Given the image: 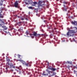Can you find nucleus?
Segmentation results:
<instances>
[{"instance_id":"nucleus-1","label":"nucleus","mask_w":77,"mask_h":77,"mask_svg":"<svg viewBox=\"0 0 77 77\" xmlns=\"http://www.w3.org/2000/svg\"><path fill=\"white\" fill-rule=\"evenodd\" d=\"M77 28L75 27L73 28L72 30H69V31L67 33L66 35L68 36H74V34L77 32Z\"/></svg>"},{"instance_id":"nucleus-2","label":"nucleus","mask_w":77,"mask_h":77,"mask_svg":"<svg viewBox=\"0 0 77 77\" xmlns=\"http://www.w3.org/2000/svg\"><path fill=\"white\" fill-rule=\"evenodd\" d=\"M2 28H3L4 30H6L8 29V27H6L5 25V23H1L0 24V30H3Z\"/></svg>"},{"instance_id":"nucleus-3","label":"nucleus","mask_w":77,"mask_h":77,"mask_svg":"<svg viewBox=\"0 0 77 77\" xmlns=\"http://www.w3.org/2000/svg\"><path fill=\"white\" fill-rule=\"evenodd\" d=\"M20 3V1H19L17 0L14 3V6L15 8H20V6H18V3Z\"/></svg>"},{"instance_id":"nucleus-4","label":"nucleus","mask_w":77,"mask_h":77,"mask_svg":"<svg viewBox=\"0 0 77 77\" xmlns=\"http://www.w3.org/2000/svg\"><path fill=\"white\" fill-rule=\"evenodd\" d=\"M16 71H18V72L19 74H20V69H22V67H21V66H19V67H16Z\"/></svg>"},{"instance_id":"nucleus-5","label":"nucleus","mask_w":77,"mask_h":77,"mask_svg":"<svg viewBox=\"0 0 77 77\" xmlns=\"http://www.w3.org/2000/svg\"><path fill=\"white\" fill-rule=\"evenodd\" d=\"M10 69H11V71H13L14 69H15V66H14V65H13V64L11 63L10 65Z\"/></svg>"},{"instance_id":"nucleus-6","label":"nucleus","mask_w":77,"mask_h":77,"mask_svg":"<svg viewBox=\"0 0 77 77\" xmlns=\"http://www.w3.org/2000/svg\"><path fill=\"white\" fill-rule=\"evenodd\" d=\"M38 35V34L36 32H34L33 34H31V36L32 37V38H34V36H34L36 37Z\"/></svg>"},{"instance_id":"nucleus-7","label":"nucleus","mask_w":77,"mask_h":77,"mask_svg":"<svg viewBox=\"0 0 77 77\" xmlns=\"http://www.w3.org/2000/svg\"><path fill=\"white\" fill-rule=\"evenodd\" d=\"M30 63H28L26 62L25 63V64H24L26 66H31L30 64Z\"/></svg>"},{"instance_id":"nucleus-8","label":"nucleus","mask_w":77,"mask_h":77,"mask_svg":"<svg viewBox=\"0 0 77 77\" xmlns=\"http://www.w3.org/2000/svg\"><path fill=\"white\" fill-rule=\"evenodd\" d=\"M19 28H20V29H18V31L19 32H22V31H23V27L22 26H20V27H19Z\"/></svg>"},{"instance_id":"nucleus-9","label":"nucleus","mask_w":77,"mask_h":77,"mask_svg":"<svg viewBox=\"0 0 77 77\" xmlns=\"http://www.w3.org/2000/svg\"><path fill=\"white\" fill-rule=\"evenodd\" d=\"M64 6V8H62V9H63V11H66V6L65 5H63Z\"/></svg>"},{"instance_id":"nucleus-10","label":"nucleus","mask_w":77,"mask_h":77,"mask_svg":"<svg viewBox=\"0 0 77 77\" xmlns=\"http://www.w3.org/2000/svg\"><path fill=\"white\" fill-rule=\"evenodd\" d=\"M66 64H68H68H71L72 65V61H68L67 62H66Z\"/></svg>"},{"instance_id":"nucleus-11","label":"nucleus","mask_w":77,"mask_h":77,"mask_svg":"<svg viewBox=\"0 0 77 77\" xmlns=\"http://www.w3.org/2000/svg\"><path fill=\"white\" fill-rule=\"evenodd\" d=\"M17 25L19 26V27H20L21 26H22V25H21V22H19L17 23Z\"/></svg>"},{"instance_id":"nucleus-12","label":"nucleus","mask_w":77,"mask_h":77,"mask_svg":"<svg viewBox=\"0 0 77 77\" xmlns=\"http://www.w3.org/2000/svg\"><path fill=\"white\" fill-rule=\"evenodd\" d=\"M45 5V4H43L42 5L38 4V7H41V6H42V7L43 8V7H44Z\"/></svg>"},{"instance_id":"nucleus-13","label":"nucleus","mask_w":77,"mask_h":77,"mask_svg":"<svg viewBox=\"0 0 77 77\" xmlns=\"http://www.w3.org/2000/svg\"><path fill=\"white\" fill-rule=\"evenodd\" d=\"M50 69L53 71H56V69L55 68H53L52 67Z\"/></svg>"},{"instance_id":"nucleus-14","label":"nucleus","mask_w":77,"mask_h":77,"mask_svg":"<svg viewBox=\"0 0 77 77\" xmlns=\"http://www.w3.org/2000/svg\"><path fill=\"white\" fill-rule=\"evenodd\" d=\"M26 35H30V36H31V35L30 34H29V32L26 31Z\"/></svg>"},{"instance_id":"nucleus-15","label":"nucleus","mask_w":77,"mask_h":77,"mask_svg":"<svg viewBox=\"0 0 77 77\" xmlns=\"http://www.w3.org/2000/svg\"><path fill=\"white\" fill-rule=\"evenodd\" d=\"M56 74V73H55V72H53V74L50 75V76L51 77V76H53V75H55Z\"/></svg>"},{"instance_id":"nucleus-16","label":"nucleus","mask_w":77,"mask_h":77,"mask_svg":"<svg viewBox=\"0 0 77 77\" xmlns=\"http://www.w3.org/2000/svg\"><path fill=\"white\" fill-rule=\"evenodd\" d=\"M43 3V2H42V1H39L38 3V5H41L42 3Z\"/></svg>"},{"instance_id":"nucleus-17","label":"nucleus","mask_w":77,"mask_h":77,"mask_svg":"<svg viewBox=\"0 0 77 77\" xmlns=\"http://www.w3.org/2000/svg\"><path fill=\"white\" fill-rule=\"evenodd\" d=\"M41 35L37 34V35L36 37H37V38H39L41 37Z\"/></svg>"},{"instance_id":"nucleus-18","label":"nucleus","mask_w":77,"mask_h":77,"mask_svg":"<svg viewBox=\"0 0 77 77\" xmlns=\"http://www.w3.org/2000/svg\"><path fill=\"white\" fill-rule=\"evenodd\" d=\"M21 57V56L20 55L19 56L18 59H20L18 60L19 61H21V58H20Z\"/></svg>"},{"instance_id":"nucleus-19","label":"nucleus","mask_w":77,"mask_h":77,"mask_svg":"<svg viewBox=\"0 0 77 77\" xmlns=\"http://www.w3.org/2000/svg\"><path fill=\"white\" fill-rule=\"evenodd\" d=\"M44 73H45V71H43V73H42V74L43 75H48V74H45Z\"/></svg>"},{"instance_id":"nucleus-20","label":"nucleus","mask_w":77,"mask_h":77,"mask_svg":"<svg viewBox=\"0 0 77 77\" xmlns=\"http://www.w3.org/2000/svg\"><path fill=\"white\" fill-rule=\"evenodd\" d=\"M28 9H33V7H31V6H30L29 7H28Z\"/></svg>"},{"instance_id":"nucleus-21","label":"nucleus","mask_w":77,"mask_h":77,"mask_svg":"<svg viewBox=\"0 0 77 77\" xmlns=\"http://www.w3.org/2000/svg\"><path fill=\"white\" fill-rule=\"evenodd\" d=\"M32 3H33V4L34 5H37V2H32Z\"/></svg>"},{"instance_id":"nucleus-22","label":"nucleus","mask_w":77,"mask_h":77,"mask_svg":"<svg viewBox=\"0 0 77 77\" xmlns=\"http://www.w3.org/2000/svg\"><path fill=\"white\" fill-rule=\"evenodd\" d=\"M6 59H7L8 61H10V60H9V58L7 56H6Z\"/></svg>"},{"instance_id":"nucleus-23","label":"nucleus","mask_w":77,"mask_h":77,"mask_svg":"<svg viewBox=\"0 0 77 77\" xmlns=\"http://www.w3.org/2000/svg\"><path fill=\"white\" fill-rule=\"evenodd\" d=\"M22 62L23 65H24L26 63V62L24 61H22Z\"/></svg>"},{"instance_id":"nucleus-24","label":"nucleus","mask_w":77,"mask_h":77,"mask_svg":"<svg viewBox=\"0 0 77 77\" xmlns=\"http://www.w3.org/2000/svg\"><path fill=\"white\" fill-rule=\"evenodd\" d=\"M0 20L1 21V22L2 23H4L5 22L4 21H3V19H2V20H1V19H0Z\"/></svg>"},{"instance_id":"nucleus-25","label":"nucleus","mask_w":77,"mask_h":77,"mask_svg":"<svg viewBox=\"0 0 77 77\" xmlns=\"http://www.w3.org/2000/svg\"><path fill=\"white\" fill-rule=\"evenodd\" d=\"M71 66H68L67 67V68L68 69H70V68H71Z\"/></svg>"},{"instance_id":"nucleus-26","label":"nucleus","mask_w":77,"mask_h":77,"mask_svg":"<svg viewBox=\"0 0 77 77\" xmlns=\"http://www.w3.org/2000/svg\"><path fill=\"white\" fill-rule=\"evenodd\" d=\"M54 39H55V41H57V39H56V38H55L56 37V36L55 35L54 36Z\"/></svg>"},{"instance_id":"nucleus-27","label":"nucleus","mask_w":77,"mask_h":77,"mask_svg":"<svg viewBox=\"0 0 77 77\" xmlns=\"http://www.w3.org/2000/svg\"><path fill=\"white\" fill-rule=\"evenodd\" d=\"M46 71L47 72H48V73H49L50 72V71H49L48 70V69H46Z\"/></svg>"},{"instance_id":"nucleus-28","label":"nucleus","mask_w":77,"mask_h":77,"mask_svg":"<svg viewBox=\"0 0 77 77\" xmlns=\"http://www.w3.org/2000/svg\"><path fill=\"white\" fill-rule=\"evenodd\" d=\"M77 22L75 21V25H77Z\"/></svg>"},{"instance_id":"nucleus-29","label":"nucleus","mask_w":77,"mask_h":77,"mask_svg":"<svg viewBox=\"0 0 77 77\" xmlns=\"http://www.w3.org/2000/svg\"><path fill=\"white\" fill-rule=\"evenodd\" d=\"M72 24H73L74 25H75V22H72Z\"/></svg>"},{"instance_id":"nucleus-30","label":"nucleus","mask_w":77,"mask_h":77,"mask_svg":"<svg viewBox=\"0 0 77 77\" xmlns=\"http://www.w3.org/2000/svg\"><path fill=\"white\" fill-rule=\"evenodd\" d=\"M66 3V1H64V2H63V4H65Z\"/></svg>"},{"instance_id":"nucleus-31","label":"nucleus","mask_w":77,"mask_h":77,"mask_svg":"<svg viewBox=\"0 0 77 77\" xmlns=\"http://www.w3.org/2000/svg\"><path fill=\"white\" fill-rule=\"evenodd\" d=\"M25 3L26 5H28V4H29V3L26 2H25Z\"/></svg>"},{"instance_id":"nucleus-32","label":"nucleus","mask_w":77,"mask_h":77,"mask_svg":"<svg viewBox=\"0 0 77 77\" xmlns=\"http://www.w3.org/2000/svg\"><path fill=\"white\" fill-rule=\"evenodd\" d=\"M57 21H58L59 20L58 19V18H57V17H56V18Z\"/></svg>"},{"instance_id":"nucleus-33","label":"nucleus","mask_w":77,"mask_h":77,"mask_svg":"<svg viewBox=\"0 0 77 77\" xmlns=\"http://www.w3.org/2000/svg\"><path fill=\"white\" fill-rule=\"evenodd\" d=\"M68 2H66L65 4L67 5V4H68Z\"/></svg>"},{"instance_id":"nucleus-34","label":"nucleus","mask_w":77,"mask_h":77,"mask_svg":"<svg viewBox=\"0 0 77 77\" xmlns=\"http://www.w3.org/2000/svg\"><path fill=\"white\" fill-rule=\"evenodd\" d=\"M24 20V19H23V18H22L21 19V20Z\"/></svg>"},{"instance_id":"nucleus-35","label":"nucleus","mask_w":77,"mask_h":77,"mask_svg":"<svg viewBox=\"0 0 77 77\" xmlns=\"http://www.w3.org/2000/svg\"><path fill=\"white\" fill-rule=\"evenodd\" d=\"M8 67H6V70H8Z\"/></svg>"},{"instance_id":"nucleus-36","label":"nucleus","mask_w":77,"mask_h":77,"mask_svg":"<svg viewBox=\"0 0 77 77\" xmlns=\"http://www.w3.org/2000/svg\"><path fill=\"white\" fill-rule=\"evenodd\" d=\"M42 35L43 36H45V35L44 34H42Z\"/></svg>"},{"instance_id":"nucleus-37","label":"nucleus","mask_w":77,"mask_h":77,"mask_svg":"<svg viewBox=\"0 0 77 77\" xmlns=\"http://www.w3.org/2000/svg\"><path fill=\"white\" fill-rule=\"evenodd\" d=\"M2 16H1V15H0V18H2Z\"/></svg>"},{"instance_id":"nucleus-38","label":"nucleus","mask_w":77,"mask_h":77,"mask_svg":"<svg viewBox=\"0 0 77 77\" xmlns=\"http://www.w3.org/2000/svg\"><path fill=\"white\" fill-rule=\"evenodd\" d=\"M25 20H27H27H28V19L27 18H25Z\"/></svg>"},{"instance_id":"nucleus-39","label":"nucleus","mask_w":77,"mask_h":77,"mask_svg":"<svg viewBox=\"0 0 77 77\" xmlns=\"http://www.w3.org/2000/svg\"><path fill=\"white\" fill-rule=\"evenodd\" d=\"M14 74H16V72H14Z\"/></svg>"},{"instance_id":"nucleus-40","label":"nucleus","mask_w":77,"mask_h":77,"mask_svg":"<svg viewBox=\"0 0 77 77\" xmlns=\"http://www.w3.org/2000/svg\"><path fill=\"white\" fill-rule=\"evenodd\" d=\"M54 30H56V28H54Z\"/></svg>"},{"instance_id":"nucleus-41","label":"nucleus","mask_w":77,"mask_h":77,"mask_svg":"<svg viewBox=\"0 0 77 77\" xmlns=\"http://www.w3.org/2000/svg\"><path fill=\"white\" fill-rule=\"evenodd\" d=\"M20 11H21V10H22V8H20Z\"/></svg>"},{"instance_id":"nucleus-42","label":"nucleus","mask_w":77,"mask_h":77,"mask_svg":"<svg viewBox=\"0 0 77 77\" xmlns=\"http://www.w3.org/2000/svg\"><path fill=\"white\" fill-rule=\"evenodd\" d=\"M48 65H49V63L48 62Z\"/></svg>"},{"instance_id":"nucleus-43","label":"nucleus","mask_w":77,"mask_h":77,"mask_svg":"<svg viewBox=\"0 0 77 77\" xmlns=\"http://www.w3.org/2000/svg\"><path fill=\"white\" fill-rule=\"evenodd\" d=\"M55 32H56V33H57V31H55Z\"/></svg>"},{"instance_id":"nucleus-44","label":"nucleus","mask_w":77,"mask_h":77,"mask_svg":"<svg viewBox=\"0 0 77 77\" xmlns=\"http://www.w3.org/2000/svg\"><path fill=\"white\" fill-rule=\"evenodd\" d=\"M55 24H57V23H55Z\"/></svg>"},{"instance_id":"nucleus-45","label":"nucleus","mask_w":77,"mask_h":77,"mask_svg":"<svg viewBox=\"0 0 77 77\" xmlns=\"http://www.w3.org/2000/svg\"><path fill=\"white\" fill-rule=\"evenodd\" d=\"M2 55H3V56H4V55H5V54H2Z\"/></svg>"},{"instance_id":"nucleus-46","label":"nucleus","mask_w":77,"mask_h":77,"mask_svg":"<svg viewBox=\"0 0 77 77\" xmlns=\"http://www.w3.org/2000/svg\"><path fill=\"white\" fill-rule=\"evenodd\" d=\"M8 33H9V34H10V33H9V32H8Z\"/></svg>"},{"instance_id":"nucleus-47","label":"nucleus","mask_w":77,"mask_h":77,"mask_svg":"<svg viewBox=\"0 0 77 77\" xmlns=\"http://www.w3.org/2000/svg\"><path fill=\"white\" fill-rule=\"evenodd\" d=\"M28 2H30V1L29 0V1H28Z\"/></svg>"},{"instance_id":"nucleus-48","label":"nucleus","mask_w":77,"mask_h":77,"mask_svg":"<svg viewBox=\"0 0 77 77\" xmlns=\"http://www.w3.org/2000/svg\"><path fill=\"white\" fill-rule=\"evenodd\" d=\"M68 12H69V11H68Z\"/></svg>"},{"instance_id":"nucleus-49","label":"nucleus","mask_w":77,"mask_h":77,"mask_svg":"<svg viewBox=\"0 0 77 77\" xmlns=\"http://www.w3.org/2000/svg\"><path fill=\"white\" fill-rule=\"evenodd\" d=\"M76 77H77V73L76 74Z\"/></svg>"},{"instance_id":"nucleus-50","label":"nucleus","mask_w":77,"mask_h":77,"mask_svg":"<svg viewBox=\"0 0 77 77\" xmlns=\"http://www.w3.org/2000/svg\"><path fill=\"white\" fill-rule=\"evenodd\" d=\"M44 22H45V20H44Z\"/></svg>"},{"instance_id":"nucleus-51","label":"nucleus","mask_w":77,"mask_h":77,"mask_svg":"<svg viewBox=\"0 0 77 77\" xmlns=\"http://www.w3.org/2000/svg\"><path fill=\"white\" fill-rule=\"evenodd\" d=\"M1 5H3V4H1Z\"/></svg>"},{"instance_id":"nucleus-52","label":"nucleus","mask_w":77,"mask_h":77,"mask_svg":"<svg viewBox=\"0 0 77 77\" xmlns=\"http://www.w3.org/2000/svg\"><path fill=\"white\" fill-rule=\"evenodd\" d=\"M27 36H28V37H29L30 36H28V35Z\"/></svg>"},{"instance_id":"nucleus-53","label":"nucleus","mask_w":77,"mask_h":77,"mask_svg":"<svg viewBox=\"0 0 77 77\" xmlns=\"http://www.w3.org/2000/svg\"><path fill=\"white\" fill-rule=\"evenodd\" d=\"M33 6H35V5H33Z\"/></svg>"},{"instance_id":"nucleus-54","label":"nucleus","mask_w":77,"mask_h":77,"mask_svg":"<svg viewBox=\"0 0 77 77\" xmlns=\"http://www.w3.org/2000/svg\"><path fill=\"white\" fill-rule=\"evenodd\" d=\"M23 14H24V13H23Z\"/></svg>"},{"instance_id":"nucleus-55","label":"nucleus","mask_w":77,"mask_h":77,"mask_svg":"<svg viewBox=\"0 0 77 77\" xmlns=\"http://www.w3.org/2000/svg\"><path fill=\"white\" fill-rule=\"evenodd\" d=\"M67 14H68V13H67Z\"/></svg>"}]
</instances>
